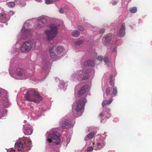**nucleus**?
<instances>
[{
	"label": "nucleus",
	"instance_id": "1",
	"mask_svg": "<svg viewBox=\"0 0 152 152\" xmlns=\"http://www.w3.org/2000/svg\"><path fill=\"white\" fill-rule=\"evenodd\" d=\"M90 88V86L86 85L81 88L78 91V97L80 98L74 102L72 105V119L82 115L87 102L86 97L89 94V91Z\"/></svg>",
	"mask_w": 152,
	"mask_h": 152
},
{
	"label": "nucleus",
	"instance_id": "2",
	"mask_svg": "<svg viewBox=\"0 0 152 152\" xmlns=\"http://www.w3.org/2000/svg\"><path fill=\"white\" fill-rule=\"evenodd\" d=\"M9 73L11 77L17 80L26 79L33 75V72L28 74L21 66H12L10 65L9 69Z\"/></svg>",
	"mask_w": 152,
	"mask_h": 152
},
{
	"label": "nucleus",
	"instance_id": "3",
	"mask_svg": "<svg viewBox=\"0 0 152 152\" xmlns=\"http://www.w3.org/2000/svg\"><path fill=\"white\" fill-rule=\"evenodd\" d=\"M29 23L28 21L26 22L23 24V26L18 36V39H20L19 41H17L16 45L14 46L11 50V53L12 54H16L20 51L18 48H17V43L20 41L22 39H26L27 38H30L33 32V30L31 29H28L27 28L29 26Z\"/></svg>",
	"mask_w": 152,
	"mask_h": 152
},
{
	"label": "nucleus",
	"instance_id": "4",
	"mask_svg": "<svg viewBox=\"0 0 152 152\" xmlns=\"http://www.w3.org/2000/svg\"><path fill=\"white\" fill-rule=\"evenodd\" d=\"M46 145L47 147L58 145L60 142L59 134L57 132V128H52L47 132L46 134Z\"/></svg>",
	"mask_w": 152,
	"mask_h": 152
},
{
	"label": "nucleus",
	"instance_id": "5",
	"mask_svg": "<svg viewBox=\"0 0 152 152\" xmlns=\"http://www.w3.org/2000/svg\"><path fill=\"white\" fill-rule=\"evenodd\" d=\"M94 71L86 68L83 70H77L72 74L71 76V79L74 80L77 78L80 81L86 80L88 77H93L94 75Z\"/></svg>",
	"mask_w": 152,
	"mask_h": 152
},
{
	"label": "nucleus",
	"instance_id": "6",
	"mask_svg": "<svg viewBox=\"0 0 152 152\" xmlns=\"http://www.w3.org/2000/svg\"><path fill=\"white\" fill-rule=\"evenodd\" d=\"M26 100L38 103L42 100V98L34 89H29L24 96Z\"/></svg>",
	"mask_w": 152,
	"mask_h": 152
},
{
	"label": "nucleus",
	"instance_id": "7",
	"mask_svg": "<svg viewBox=\"0 0 152 152\" xmlns=\"http://www.w3.org/2000/svg\"><path fill=\"white\" fill-rule=\"evenodd\" d=\"M60 26L58 24H52L49 26L50 29H45L44 32L48 40L53 39L58 34V28Z\"/></svg>",
	"mask_w": 152,
	"mask_h": 152
},
{
	"label": "nucleus",
	"instance_id": "8",
	"mask_svg": "<svg viewBox=\"0 0 152 152\" xmlns=\"http://www.w3.org/2000/svg\"><path fill=\"white\" fill-rule=\"evenodd\" d=\"M63 47L59 46H55L51 47L49 49V52L50 57L53 61H55L58 59L56 53L58 52H61L63 50Z\"/></svg>",
	"mask_w": 152,
	"mask_h": 152
},
{
	"label": "nucleus",
	"instance_id": "9",
	"mask_svg": "<svg viewBox=\"0 0 152 152\" xmlns=\"http://www.w3.org/2000/svg\"><path fill=\"white\" fill-rule=\"evenodd\" d=\"M60 126L63 128H68L72 127L71 120L67 116H65L62 118L59 123Z\"/></svg>",
	"mask_w": 152,
	"mask_h": 152
},
{
	"label": "nucleus",
	"instance_id": "10",
	"mask_svg": "<svg viewBox=\"0 0 152 152\" xmlns=\"http://www.w3.org/2000/svg\"><path fill=\"white\" fill-rule=\"evenodd\" d=\"M105 143L104 142L101 141V142H93L92 144L93 147L91 146L87 148V151L91 152L93 151L94 149L96 151L100 150L102 149L104 146Z\"/></svg>",
	"mask_w": 152,
	"mask_h": 152
},
{
	"label": "nucleus",
	"instance_id": "11",
	"mask_svg": "<svg viewBox=\"0 0 152 152\" xmlns=\"http://www.w3.org/2000/svg\"><path fill=\"white\" fill-rule=\"evenodd\" d=\"M37 20V27L40 28L44 26L49 20V18L48 16L43 15L38 18Z\"/></svg>",
	"mask_w": 152,
	"mask_h": 152
},
{
	"label": "nucleus",
	"instance_id": "12",
	"mask_svg": "<svg viewBox=\"0 0 152 152\" xmlns=\"http://www.w3.org/2000/svg\"><path fill=\"white\" fill-rule=\"evenodd\" d=\"M33 43L31 40L24 42L20 47V50L22 52H28L32 48Z\"/></svg>",
	"mask_w": 152,
	"mask_h": 152
},
{
	"label": "nucleus",
	"instance_id": "13",
	"mask_svg": "<svg viewBox=\"0 0 152 152\" xmlns=\"http://www.w3.org/2000/svg\"><path fill=\"white\" fill-rule=\"evenodd\" d=\"M23 131L25 134L31 135L33 132L31 126L29 124L23 125Z\"/></svg>",
	"mask_w": 152,
	"mask_h": 152
},
{
	"label": "nucleus",
	"instance_id": "14",
	"mask_svg": "<svg viewBox=\"0 0 152 152\" xmlns=\"http://www.w3.org/2000/svg\"><path fill=\"white\" fill-rule=\"evenodd\" d=\"M3 97L2 98V102L3 105L6 107L7 108L10 105V103L9 102L8 99V96L7 94L3 95Z\"/></svg>",
	"mask_w": 152,
	"mask_h": 152
},
{
	"label": "nucleus",
	"instance_id": "15",
	"mask_svg": "<svg viewBox=\"0 0 152 152\" xmlns=\"http://www.w3.org/2000/svg\"><path fill=\"white\" fill-rule=\"evenodd\" d=\"M24 140V145L26 146V150L27 151L30 150L31 149V141L30 139L28 138H25L23 139Z\"/></svg>",
	"mask_w": 152,
	"mask_h": 152
},
{
	"label": "nucleus",
	"instance_id": "16",
	"mask_svg": "<svg viewBox=\"0 0 152 152\" xmlns=\"http://www.w3.org/2000/svg\"><path fill=\"white\" fill-rule=\"evenodd\" d=\"M113 35L111 34H108L102 38V41L103 44L106 45L108 44L110 41V40Z\"/></svg>",
	"mask_w": 152,
	"mask_h": 152
},
{
	"label": "nucleus",
	"instance_id": "17",
	"mask_svg": "<svg viewBox=\"0 0 152 152\" xmlns=\"http://www.w3.org/2000/svg\"><path fill=\"white\" fill-rule=\"evenodd\" d=\"M9 15L5 13H1L0 14V20L2 23H4L9 20Z\"/></svg>",
	"mask_w": 152,
	"mask_h": 152
},
{
	"label": "nucleus",
	"instance_id": "18",
	"mask_svg": "<svg viewBox=\"0 0 152 152\" xmlns=\"http://www.w3.org/2000/svg\"><path fill=\"white\" fill-rule=\"evenodd\" d=\"M125 24L123 23L121 24V28L118 33V35L121 37H124L125 34Z\"/></svg>",
	"mask_w": 152,
	"mask_h": 152
},
{
	"label": "nucleus",
	"instance_id": "19",
	"mask_svg": "<svg viewBox=\"0 0 152 152\" xmlns=\"http://www.w3.org/2000/svg\"><path fill=\"white\" fill-rule=\"evenodd\" d=\"M15 147L16 148L18 151H21V149L23 146V142H17L15 143Z\"/></svg>",
	"mask_w": 152,
	"mask_h": 152
},
{
	"label": "nucleus",
	"instance_id": "20",
	"mask_svg": "<svg viewBox=\"0 0 152 152\" xmlns=\"http://www.w3.org/2000/svg\"><path fill=\"white\" fill-rule=\"evenodd\" d=\"M94 62L92 61L88 60L85 61L83 64L84 66H95Z\"/></svg>",
	"mask_w": 152,
	"mask_h": 152
},
{
	"label": "nucleus",
	"instance_id": "21",
	"mask_svg": "<svg viewBox=\"0 0 152 152\" xmlns=\"http://www.w3.org/2000/svg\"><path fill=\"white\" fill-rule=\"evenodd\" d=\"M94 135V134L93 132H91L88 134L85 137L84 140L86 141H87L88 139L92 138Z\"/></svg>",
	"mask_w": 152,
	"mask_h": 152
},
{
	"label": "nucleus",
	"instance_id": "22",
	"mask_svg": "<svg viewBox=\"0 0 152 152\" xmlns=\"http://www.w3.org/2000/svg\"><path fill=\"white\" fill-rule=\"evenodd\" d=\"M42 115L41 113H39V111H37L36 113H33L31 115V117L33 118L34 119H36L37 118H34L36 116H37L38 118L41 116Z\"/></svg>",
	"mask_w": 152,
	"mask_h": 152
},
{
	"label": "nucleus",
	"instance_id": "23",
	"mask_svg": "<svg viewBox=\"0 0 152 152\" xmlns=\"http://www.w3.org/2000/svg\"><path fill=\"white\" fill-rule=\"evenodd\" d=\"M113 100L112 99H111L109 101L106 100H104L102 103V107H104L105 105L106 104H110L112 102Z\"/></svg>",
	"mask_w": 152,
	"mask_h": 152
},
{
	"label": "nucleus",
	"instance_id": "24",
	"mask_svg": "<svg viewBox=\"0 0 152 152\" xmlns=\"http://www.w3.org/2000/svg\"><path fill=\"white\" fill-rule=\"evenodd\" d=\"M7 112V110L5 109H2L0 110V117L5 116Z\"/></svg>",
	"mask_w": 152,
	"mask_h": 152
},
{
	"label": "nucleus",
	"instance_id": "25",
	"mask_svg": "<svg viewBox=\"0 0 152 152\" xmlns=\"http://www.w3.org/2000/svg\"><path fill=\"white\" fill-rule=\"evenodd\" d=\"M129 11L132 13H135L137 11V8L136 7H132L129 10Z\"/></svg>",
	"mask_w": 152,
	"mask_h": 152
},
{
	"label": "nucleus",
	"instance_id": "26",
	"mask_svg": "<svg viewBox=\"0 0 152 152\" xmlns=\"http://www.w3.org/2000/svg\"><path fill=\"white\" fill-rule=\"evenodd\" d=\"M72 36L74 37H77L80 35V32L77 30H75L72 33Z\"/></svg>",
	"mask_w": 152,
	"mask_h": 152
},
{
	"label": "nucleus",
	"instance_id": "27",
	"mask_svg": "<svg viewBox=\"0 0 152 152\" xmlns=\"http://www.w3.org/2000/svg\"><path fill=\"white\" fill-rule=\"evenodd\" d=\"M9 7H13L15 5V4L14 2L11 1L8 2L7 4Z\"/></svg>",
	"mask_w": 152,
	"mask_h": 152
},
{
	"label": "nucleus",
	"instance_id": "28",
	"mask_svg": "<svg viewBox=\"0 0 152 152\" xmlns=\"http://www.w3.org/2000/svg\"><path fill=\"white\" fill-rule=\"evenodd\" d=\"M112 93H113V94L114 96L116 95L117 93V88L115 86H114L113 87Z\"/></svg>",
	"mask_w": 152,
	"mask_h": 152
},
{
	"label": "nucleus",
	"instance_id": "29",
	"mask_svg": "<svg viewBox=\"0 0 152 152\" xmlns=\"http://www.w3.org/2000/svg\"><path fill=\"white\" fill-rule=\"evenodd\" d=\"M53 0H45V3L47 4H49L54 3Z\"/></svg>",
	"mask_w": 152,
	"mask_h": 152
},
{
	"label": "nucleus",
	"instance_id": "30",
	"mask_svg": "<svg viewBox=\"0 0 152 152\" xmlns=\"http://www.w3.org/2000/svg\"><path fill=\"white\" fill-rule=\"evenodd\" d=\"M60 83L61 84L59 86V87L60 88H62L64 87V86H65V83H64V81L61 80L60 81Z\"/></svg>",
	"mask_w": 152,
	"mask_h": 152
},
{
	"label": "nucleus",
	"instance_id": "31",
	"mask_svg": "<svg viewBox=\"0 0 152 152\" xmlns=\"http://www.w3.org/2000/svg\"><path fill=\"white\" fill-rule=\"evenodd\" d=\"M119 0H113L111 1V3L113 5H115L117 4Z\"/></svg>",
	"mask_w": 152,
	"mask_h": 152
},
{
	"label": "nucleus",
	"instance_id": "32",
	"mask_svg": "<svg viewBox=\"0 0 152 152\" xmlns=\"http://www.w3.org/2000/svg\"><path fill=\"white\" fill-rule=\"evenodd\" d=\"M111 50L113 52L116 53L117 51V48L115 45L111 48Z\"/></svg>",
	"mask_w": 152,
	"mask_h": 152
},
{
	"label": "nucleus",
	"instance_id": "33",
	"mask_svg": "<svg viewBox=\"0 0 152 152\" xmlns=\"http://www.w3.org/2000/svg\"><path fill=\"white\" fill-rule=\"evenodd\" d=\"M103 61L105 63H109V59L106 56L104 57Z\"/></svg>",
	"mask_w": 152,
	"mask_h": 152
},
{
	"label": "nucleus",
	"instance_id": "34",
	"mask_svg": "<svg viewBox=\"0 0 152 152\" xmlns=\"http://www.w3.org/2000/svg\"><path fill=\"white\" fill-rule=\"evenodd\" d=\"M96 58L99 61H102L103 58L101 56H99L96 57Z\"/></svg>",
	"mask_w": 152,
	"mask_h": 152
},
{
	"label": "nucleus",
	"instance_id": "35",
	"mask_svg": "<svg viewBox=\"0 0 152 152\" xmlns=\"http://www.w3.org/2000/svg\"><path fill=\"white\" fill-rule=\"evenodd\" d=\"M110 93V90L109 88H107L106 89V93L107 94H109Z\"/></svg>",
	"mask_w": 152,
	"mask_h": 152
},
{
	"label": "nucleus",
	"instance_id": "36",
	"mask_svg": "<svg viewBox=\"0 0 152 152\" xmlns=\"http://www.w3.org/2000/svg\"><path fill=\"white\" fill-rule=\"evenodd\" d=\"M105 116L107 118H108L111 116V114L109 113H107L105 115Z\"/></svg>",
	"mask_w": 152,
	"mask_h": 152
},
{
	"label": "nucleus",
	"instance_id": "37",
	"mask_svg": "<svg viewBox=\"0 0 152 152\" xmlns=\"http://www.w3.org/2000/svg\"><path fill=\"white\" fill-rule=\"evenodd\" d=\"M80 84L78 85H77L76 87H75V94L76 93V91L77 90V89L79 87V86L80 85Z\"/></svg>",
	"mask_w": 152,
	"mask_h": 152
},
{
	"label": "nucleus",
	"instance_id": "38",
	"mask_svg": "<svg viewBox=\"0 0 152 152\" xmlns=\"http://www.w3.org/2000/svg\"><path fill=\"white\" fill-rule=\"evenodd\" d=\"M78 28L79 30L81 31H82L84 30V28L81 26H78Z\"/></svg>",
	"mask_w": 152,
	"mask_h": 152
},
{
	"label": "nucleus",
	"instance_id": "39",
	"mask_svg": "<svg viewBox=\"0 0 152 152\" xmlns=\"http://www.w3.org/2000/svg\"><path fill=\"white\" fill-rule=\"evenodd\" d=\"M59 12L61 14H63L64 13V10L63 8H61L59 9Z\"/></svg>",
	"mask_w": 152,
	"mask_h": 152
},
{
	"label": "nucleus",
	"instance_id": "40",
	"mask_svg": "<svg viewBox=\"0 0 152 152\" xmlns=\"http://www.w3.org/2000/svg\"><path fill=\"white\" fill-rule=\"evenodd\" d=\"M14 14V12L12 11H10L9 14V15L10 16H12Z\"/></svg>",
	"mask_w": 152,
	"mask_h": 152
},
{
	"label": "nucleus",
	"instance_id": "41",
	"mask_svg": "<svg viewBox=\"0 0 152 152\" xmlns=\"http://www.w3.org/2000/svg\"><path fill=\"white\" fill-rule=\"evenodd\" d=\"M105 31V29L104 28L100 30L99 32L101 34H103Z\"/></svg>",
	"mask_w": 152,
	"mask_h": 152
},
{
	"label": "nucleus",
	"instance_id": "42",
	"mask_svg": "<svg viewBox=\"0 0 152 152\" xmlns=\"http://www.w3.org/2000/svg\"><path fill=\"white\" fill-rule=\"evenodd\" d=\"M105 111L107 113H109L110 111V109L109 108H106Z\"/></svg>",
	"mask_w": 152,
	"mask_h": 152
},
{
	"label": "nucleus",
	"instance_id": "43",
	"mask_svg": "<svg viewBox=\"0 0 152 152\" xmlns=\"http://www.w3.org/2000/svg\"><path fill=\"white\" fill-rule=\"evenodd\" d=\"M78 43L77 44L79 45L83 43V41L82 40H79L77 41Z\"/></svg>",
	"mask_w": 152,
	"mask_h": 152
},
{
	"label": "nucleus",
	"instance_id": "44",
	"mask_svg": "<svg viewBox=\"0 0 152 152\" xmlns=\"http://www.w3.org/2000/svg\"><path fill=\"white\" fill-rule=\"evenodd\" d=\"M113 75H110V80H111H111H112V78H113Z\"/></svg>",
	"mask_w": 152,
	"mask_h": 152
},
{
	"label": "nucleus",
	"instance_id": "45",
	"mask_svg": "<svg viewBox=\"0 0 152 152\" xmlns=\"http://www.w3.org/2000/svg\"><path fill=\"white\" fill-rule=\"evenodd\" d=\"M110 85L111 86H112L113 84V82H112V80H111H111H110Z\"/></svg>",
	"mask_w": 152,
	"mask_h": 152
},
{
	"label": "nucleus",
	"instance_id": "46",
	"mask_svg": "<svg viewBox=\"0 0 152 152\" xmlns=\"http://www.w3.org/2000/svg\"><path fill=\"white\" fill-rule=\"evenodd\" d=\"M103 114L102 113H100V114L99 115V116L100 117H102V116H103Z\"/></svg>",
	"mask_w": 152,
	"mask_h": 152
},
{
	"label": "nucleus",
	"instance_id": "47",
	"mask_svg": "<svg viewBox=\"0 0 152 152\" xmlns=\"http://www.w3.org/2000/svg\"><path fill=\"white\" fill-rule=\"evenodd\" d=\"M59 1V0H53V1H54V3H55L56 2L58 1Z\"/></svg>",
	"mask_w": 152,
	"mask_h": 152
},
{
	"label": "nucleus",
	"instance_id": "48",
	"mask_svg": "<svg viewBox=\"0 0 152 152\" xmlns=\"http://www.w3.org/2000/svg\"><path fill=\"white\" fill-rule=\"evenodd\" d=\"M55 80H56V81H57V80H59V79L57 77H56L55 78Z\"/></svg>",
	"mask_w": 152,
	"mask_h": 152
},
{
	"label": "nucleus",
	"instance_id": "49",
	"mask_svg": "<svg viewBox=\"0 0 152 152\" xmlns=\"http://www.w3.org/2000/svg\"><path fill=\"white\" fill-rule=\"evenodd\" d=\"M24 123L25 124H26V123H27V121L26 120H25L24 121Z\"/></svg>",
	"mask_w": 152,
	"mask_h": 152
},
{
	"label": "nucleus",
	"instance_id": "50",
	"mask_svg": "<svg viewBox=\"0 0 152 152\" xmlns=\"http://www.w3.org/2000/svg\"><path fill=\"white\" fill-rule=\"evenodd\" d=\"M106 136H105L104 137V139H106Z\"/></svg>",
	"mask_w": 152,
	"mask_h": 152
},
{
	"label": "nucleus",
	"instance_id": "51",
	"mask_svg": "<svg viewBox=\"0 0 152 152\" xmlns=\"http://www.w3.org/2000/svg\"><path fill=\"white\" fill-rule=\"evenodd\" d=\"M104 97L105 98H106V97H105V95H104ZM106 98L107 99V98H106Z\"/></svg>",
	"mask_w": 152,
	"mask_h": 152
},
{
	"label": "nucleus",
	"instance_id": "52",
	"mask_svg": "<svg viewBox=\"0 0 152 152\" xmlns=\"http://www.w3.org/2000/svg\"><path fill=\"white\" fill-rule=\"evenodd\" d=\"M106 133L105 132H104V134Z\"/></svg>",
	"mask_w": 152,
	"mask_h": 152
},
{
	"label": "nucleus",
	"instance_id": "53",
	"mask_svg": "<svg viewBox=\"0 0 152 152\" xmlns=\"http://www.w3.org/2000/svg\"><path fill=\"white\" fill-rule=\"evenodd\" d=\"M12 60H11V63H12Z\"/></svg>",
	"mask_w": 152,
	"mask_h": 152
},
{
	"label": "nucleus",
	"instance_id": "54",
	"mask_svg": "<svg viewBox=\"0 0 152 152\" xmlns=\"http://www.w3.org/2000/svg\"><path fill=\"white\" fill-rule=\"evenodd\" d=\"M6 25H7V23H6Z\"/></svg>",
	"mask_w": 152,
	"mask_h": 152
},
{
	"label": "nucleus",
	"instance_id": "55",
	"mask_svg": "<svg viewBox=\"0 0 152 152\" xmlns=\"http://www.w3.org/2000/svg\"><path fill=\"white\" fill-rule=\"evenodd\" d=\"M130 27L131 28H132V27L131 26H130Z\"/></svg>",
	"mask_w": 152,
	"mask_h": 152
},
{
	"label": "nucleus",
	"instance_id": "56",
	"mask_svg": "<svg viewBox=\"0 0 152 152\" xmlns=\"http://www.w3.org/2000/svg\"><path fill=\"white\" fill-rule=\"evenodd\" d=\"M130 27L131 28H132V27L131 26H130Z\"/></svg>",
	"mask_w": 152,
	"mask_h": 152
},
{
	"label": "nucleus",
	"instance_id": "57",
	"mask_svg": "<svg viewBox=\"0 0 152 152\" xmlns=\"http://www.w3.org/2000/svg\"><path fill=\"white\" fill-rule=\"evenodd\" d=\"M130 27L131 28H132V27L131 26H130Z\"/></svg>",
	"mask_w": 152,
	"mask_h": 152
},
{
	"label": "nucleus",
	"instance_id": "58",
	"mask_svg": "<svg viewBox=\"0 0 152 152\" xmlns=\"http://www.w3.org/2000/svg\"><path fill=\"white\" fill-rule=\"evenodd\" d=\"M130 27L131 28H132V27L131 26H130Z\"/></svg>",
	"mask_w": 152,
	"mask_h": 152
},
{
	"label": "nucleus",
	"instance_id": "59",
	"mask_svg": "<svg viewBox=\"0 0 152 152\" xmlns=\"http://www.w3.org/2000/svg\"><path fill=\"white\" fill-rule=\"evenodd\" d=\"M39 110H41V109H40V108Z\"/></svg>",
	"mask_w": 152,
	"mask_h": 152
},
{
	"label": "nucleus",
	"instance_id": "60",
	"mask_svg": "<svg viewBox=\"0 0 152 152\" xmlns=\"http://www.w3.org/2000/svg\"><path fill=\"white\" fill-rule=\"evenodd\" d=\"M42 111H44V110H42Z\"/></svg>",
	"mask_w": 152,
	"mask_h": 152
},
{
	"label": "nucleus",
	"instance_id": "61",
	"mask_svg": "<svg viewBox=\"0 0 152 152\" xmlns=\"http://www.w3.org/2000/svg\"><path fill=\"white\" fill-rule=\"evenodd\" d=\"M68 143H67L66 145L68 144Z\"/></svg>",
	"mask_w": 152,
	"mask_h": 152
},
{
	"label": "nucleus",
	"instance_id": "62",
	"mask_svg": "<svg viewBox=\"0 0 152 152\" xmlns=\"http://www.w3.org/2000/svg\"><path fill=\"white\" fill-rule=\"evenodd\" d=\"M44 68H43V69H44Z\"/></svg>",
	"mask_w": 152,
	"mask_h": 152
}]
</instances>
